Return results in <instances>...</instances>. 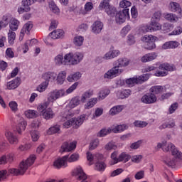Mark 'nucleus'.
Here are the masks:
<instances>
[{
    "instance_id": "338daca9",
    "label": "nucleus",
    "mask_w": 182,
    "mask_h": 182,
    "mask_svg": "<svg viewBox=\"0 0 182 182\" xmlns=\"http://www.w3.org/2000/svg\"><path fill=\"white\" fill-rule=\"evenodd\" d=\"M117 149V146L114 142H109L105 145V150H116Z\"/></svg>"
},
{
    "instance_id": "412c9836",
    "label": "nucleus",
    "mask_w": 182,
    "mask_h": 182,
    "mask_svg": "<svg viewBox=\"0 0 182 182\" xmlns=\"http://www.w3.org/2000/svg\"><path fill=\"white\" fill-rule=\"evenodd\" d=\"M103 29V23L97 21L92 25V31L93 33H100Z\"/></svg>"
},
{
    "instance_id": "473e14b6",
    "label": "nucleus",
    "mask_w": 182,
    "mask_h": 182,
    "mask_svg": "<svg viewBox=\"0 0 182 182\" xmlns=\"http://www.w3.org/2000/svg\"><path fill=\"white\" fill-rule=\"evenodd\" d=\"M149 26H150V32H156V31H160V29H161V24L156 21L154 18L151 19Z\"/></svg>"
},
{
    "instance_id": "c9c22d12",
    "label": "nucleus",
    "mask_w": 182,
    "mask_h": 182,
    "mask_svg": "<svg viewBox=\"0 0 182 182\" xmlns=\"http://www.w3.org/2000/svg\"><path fill=\"white\" fill-rule=\"evenodd\" d=\"M164 17L169 22H178V16L177 15L172 13H165L164 14Z\"/></svg>"
},
{
    "instance_id": "2f4dec72",
    "label": "nucleus",
    "mask_w": 182,
    "mask_h": 182,
    "mask_svg": "<svg viewBox=\"0 0 182 182\" xmlns=\"http://www.w3.org/2000/svg\"><path fill=\"white\" fill-rule=\"evenodd\" d=\"M127 129H129V127L127 124L117 125L111 127V132H113V133H122V132H124Z\"/></svg>"
},
{
    "instance_id": "09e8293b",
    "label": "nucleus",
    "mask_w": 182,
    "mask_h": 182,
    "mask_svg": "<svg viewBox=\"0 0 182 182\" xmlns=\"http://www.w3.org/2000/svg\"><path fill=\"white\" fill-rule=\"evenodd\" d=\"M130 159V155L127 154L126 152H122L119 154V163L122 161L123 163H127Z\"/></svg>"
},
{
    "instance_id": "bb28decb",
    "label": "nucleus",
    "mask_w": 182,
    "mask_h": 182,
    "mask_svg": "<svg viewBox=\"0 0 182 182\" xmlns=\"http://www.w3.org/2000/svg\"><path fill=\"white\" fill-rule=\"evenodd\" d=\"M180 43L178 41H168L162 46V49H176L178 48Z\"/></svg>"
},
{
    "instance_id": "aec40b11",
    "label": "nucleus",
    "mask_w": 182,
    "mask_h": 182,
    "mask_svg": "<svg viewBox=\"0 0 182 182\" xmlns=\"http://www.w3.org/2000/svg\"><path fill=\"white\" fill-rule=\"evenodd\" d=\"M27 125L28 124L26 123V121H25L23 119H20V122L16 126L17 133L18 134H22V132H25V129H26Z\"/></svg>"
},
{
    "instance_id": "f257e3e1",
    "label": "nucleus",
    "mask_w": 182,
    "mask_h": 182,
    "mask_svg": "<svg viewBox=\"0 0 182 182\" xmlns=\"http://www.w3.org/2000/svg\"><path fill=\"white\" fill-rule=\"evenodd\" d=\"M129 65H130V60L129 58H122L118 59L115 62V66L104 74V79L109 80L122 75L123 73V69H120L119 68H127Z\"/></svg>"
},
{
    "instance_id": "0e129e2a",
    "label": "nucleus",
    "mask_w": 182,
    "mask_h": 182,
    "mask_svg": "<svg viewBox=\"0 0 182 182\" xmlns=\"http://www.w3.org/2000/svg\"><path fill=\"white\" fill-rule=\"evenodd\" d=\"M170 6L171 12H178V11H180V4L178 3L171 2Z\"/></svg>"
},
{
    "instance_id": "393cba45",
    "label": "nucleus",
    "mask_w": 182,
    "mask_h": 182,
    "mask_svg": "<svg viewBox=\"0 0 182 182\" xmlns=\"http://www.w3.org/2000/svg\"><path fill=\"white\" fill-rule=\"evenodd\" d=\"M19 25H21V22L15 18H11L10 21H9V28L10 31H18V28H19Z\"/></svg>"
},
{
    "instance_id": "6e6552de",
    "label": "nucleus",
    "mask_w": 182,
    "mask_h": 182,
    "mask_svg": "<svg viewBox=\"0 0 182 182\" xmlns=\"http://www.w3.org/2000/svg\"><path fill=\"white\" fill-rule=\"evenodd\" d=\"M129 11V9H124L122 11H119L115 16L117 23H124V22H126L127 19H130Z\"/></svg>"
},
{
    "instance_id": "680f3d73",
    "label": "nucleus",
    "mask_w": 182,
    "mask_h": 182,
    "mask_svg": "<svg viewBox=\"0 0 182 182\" xmlns=\"http://www.w3.org/2000/svg\"><path fill=\"white\" fill-rule=\"evenodd\" d=\"M32 148V144H26L25 145H20L18 148V150L19 151H27V150H29Z\"/></svg>"
},
{
    "instance_id": "c756f323",
    "label": "nucleus",
    "mask_w": 182,
    "mask_h": 182,
    "mask_svg": "<svg viewBox=\"0 0 182 182\" xmlns=\"http://www.w3.org/2000/svg\"><path fill=\"white\" fill-rule=\"evenodd\" d=\"M149 91L151 93H153L154 95H160V93H163L164 92H166V89H164V87L161 85H155L152 86Z\"/></svg>"
},
{
    "instance_id": "7c9ffc66",
    "label": "nucleus",
    "mask_w": 182,
    "mask_h": 182,
    "mask_svg": "<svg viewBox=\"0 0 182 182\" xmlns=\"http://www.w3.org/2000/svg\"><path fill=\"white\" fill-rule=\"evenodd\" d=\"M116 94L118 99H126L132 95V91H130V90H122L117 91Z\"/></svg>"
},
{
    "instance_id": "774afa93",
    "label": "nucleus",
    "mask_w": 182,
    "mask_h": 182,
    "mask_svg": "<svg viewBox=\"0 0 182 182\" xmlns=\"http://www.w3.org/2000/svg\"><path fill=\"white\" fill-rule=\"evenodd\" d=\"M150 26L148 25L141 26L139 29V33H146V32H150Z\"/></svg>"
},
{
    "instance_id": "6ab92c4d",
    "label": "nucleus",
    "mask_w": 182,
    "mask_h": 182,
    "mask_svg": "<svg viewBox=\"0 0 182 182\" xmlns=\"http://www.w3.org/2000/svg\"><path fill=\"white\" fill-rule=\"evenodd\" d=\"M154 59H157L156 53H147L141 58V62L146 63L147 62H151V60H154Z\"/></svg>"
},
{
    "instance_id": "c85d7f7f",
    "label": "nucleus",
    "mask_w": 182,
    "mask_h": 182,
    "mask_svg": "<svg viewBox=\"0 0 182 182\" xmlns=\"http://www.w3.org/2000/svg\"><path fill=\"white\" fill-rule=\"evenodd\" d=\"M93 95H95V91L92 89L85 91L81 96L82 103H86V100H87V99H90Z\"/></svg>"
},
{
    "instance_id": "423d86ee",
    "label": "nucleus",
    "mask_w": 182,
    "mask_h": 182,
    "mask_svg": "<svg viewBox=\"0 0 182 182\" xmlns=\"http://www.w3.org/2000/svg\"><path fill=\"white\" fill-rule=\"evenodd\" d=\"M35 160H36V156L31 155L27 160L23 161L20 163L18 169L20 170V173L22 176L26 173L28 168L31 167V166L35 163Z\"/></svg>"
},
{
    "instance_id": "e2e57ef3",
    "label": "nucleus",
    "mask_w": 182,
    "mask_h": 182,
    "mask_svg": "<svg viewBox=\"0 0 182 182\" xmlns=\"http://www.w3.org/2000/svg\"><path fill=\"white\" fill-rule=\"evenodd\" d=\"M144 48L145 49H147L148 50L156 49V43H154V41H149V43H145Z\"/></svg>"
},
{
    "instance_id": "603ef678",
    "label": "nucleus",
    "mask_w": 182,
    "mask_h": 182,
    "mask_svg": "<svg viewBox=\"0 0 182 182\" xmlns=\"http://www.w3.org/2000/svg\"><path fill=\"white\" fill-rule=\"evenodd\" d=\"M80 105V100H79L77 97L73 98L70 103H69V107L71 109H75L76 106H79Z\"/></svg>"
},
{
    "instance_id": "69168bd1",
    "label": "nucleus",
    "mask_w": 182,
    "mask_h": 182,
    "mask_svg": "<svg viewBox=\"0 0 182 182\" xmlns=\"http://www.w3.org/2000/svg\"><path fill=\"white\" fill-rule=\"evenodd\" d=\"M148 124L149 123L144 121H135L134 122V125L135 126V127H139L141 129H143V127H147Z\"/></svg>"
},
{
    "instance_id": "6e6d98bb",
    "label": "nucleus",
    "mask_w": 182,
    "mask_h": 182,
    "mask_svg": "<svg viewBox=\"0 0 182 182\" xmlns=\"http://www.w3.org/2000/svg\"><path fill=\"white\" fill-rule=\"evenodd\" d=\"M15 38H16V33L14 32V31L9 30L8 33V39L10 45L14 43V41H15Z\"/></svg>"
},
{
    "instance_id": "de8ad7c7",
    "label": "nucleus",
    "mask_w": 182,
    "mask_h": 182,
    "mask_svg": "<svg viewBox=\"0 0 182 182\" xmlns=\"http://www.w3.org/2000/svg\"><path fill=\"white\" fill-rule=\"evenodd\" d=\"M11 18V14H5L2 17V20L0 21L1 25L3 26V28H6L8 26L9 21L8 19Z\"/></svg>"
},
{
    "instance_id": "2eb2a0df",
    "label": "nucleus",
    "mask_w": 182,
    "mask_h": 182,
    "mask_svg": "<svg viewBox=\"0 0 182 182\" xmlns=\"http://www.w3.org/2000/svg\"><path fill=\"white\" fill-rule=\"evenodd\" d=\"M76 144L77 143L75 141L70 143L64 142L61 146L60 151L61 153L72 151L73 150H75V149H76Z\"/></svg>"
},
{
    "instance_id": "a18cd8bd",
    "label": "nucleus",
    "mask_w": 182,
    "mask_h": 182,
    "mask_svg": "<svg viewBox=\"0 0 182 182\" xmlns=\"http://www.w3.org/2000/svg\"><path fill=\"white\" fill-rule=\"evenodd\" d=\"M83 41H85L83 36H76L75 37H74L73 40L74 45H75V46H82V45H83Z\"/></svg>"
},
{
    "instance_id": "5fc2aeb1",
    "label": "nucleus",
    "mask_w": 182,
    "mask_h": 182,
    "mask_svg": "<svg viewBox=\"0 0 182 182\" xmlns=\"http://www.w3.org/2000/svg\"><path fill=\"white\" fill-rule=\"evenodd\" d=\"M129 6H132V2L129 0H122L119 2V7L123 8L124 9H127L129 8Z\"/></svg>"
},
{
    "instance_id": "e433bc0d",
    "label": "nucleus",
    "mask_w": 182,
    "mask_h": 182,
    "mask_svg": "<svg viewBox=\"0 0 182 182\" xmlns=\"http://www.w3.org/2000/svg\"><path fill=\"white\" fill-rule=\"evenodd\" d=\"M43 79L49 83L50 80H55L56 79V73L52 72L45 73L42 75Z\"/></svg>"
},
{
    "instance_id": "3c124183",
    "label": "nucleus",
    "mask_w": 182,
    "mask_h": 182,
    "mask_svg": "<svg viewBox=\"0 0 182 182\" xmlns=\"http://www.w3.org/2000/svg\"><path fill=\"white\" fill-rule=\"evenodd\" d=\"M48 86H49V82L48 81L43 82L37 87L38 92L42 93V92H45L46 89H48Z\"/></svg>"
},
{
    "instance_id": "a19ab883",
    "label": "nucleus",
    "mask_w": 182,
    "mask_h": 182,
    "mask_svg": "<svg viewBox=\"0 0 182 182\" xmlns=\"http://www.w3.org/2000/svg\"><path fill=\"white\" fill-rule=\"evenodd\" d=\"M97 100L96 97L90 98L84 105L85 109H92V107H94L96 103H97Z\"/></svg>"
},
{
    "instance_id": "9d476101",
    "label": "nucleus",
    "mask_w": 182,
    "mask_h": 182,
    "mask_svg": "<svg viewBox=\"0 0 182 182\" xmlns=\"http://www.w3.org/2000/svg\"><path fill=\"white\" fill-rule=\"evenodd\" d=\"M4 136L9 144H18L19 143V138L15 133L9 129H6L4 132Z\"/></svg>"
},
{
    "instance_id": "f03ea898",
    "label": "nucleus",
    "mask_w": 182,
    "mask_h": 182,
    "mask_svg": "<svg viewBox=\"0 0 182 182\" xmlns=\"http://www.w3.org/2000/svg\"><path fill=\"white\" fill-rule=\"evenodd\" d=\"M77 86H79V82H76L73 84L66 91L64 89H55L52 90L48 93L47 102H48L49 104L56 102L58 99H60V97L70 95V93H72L74 90H76Z\"/></svg>"
},
{
    "instance_id": "5701e85b",
    "label": "nucleus",
    "mask_w": 182,
    "mask_h": 182,
    "mask_svg": "<svg viewBox=\"0 0 182 182\" xmlns=\"http://www.w3.org/2000/svg\"><path fill=\"white\" fill-rule=\"evenodd\" d=\"M67 163H76L79 161L80 159V155L78 153H73L70 155H65Z\"/></svg>"
},
{
    "instance_id": "a878e982",
    "label": "nucleus",
    "mask_w": 182,
    "mask_h": 182,
    "mask_svg": "<svg viewBox=\"0 0 182 182\" xmlns=\"http://www.w3.org/2000/svg\"><path fill=\"white\" fill-rule=\"evenodd\" d=\"M111 160L109 162V166H114V164H117L119 163V151H114L111 154Z\"/></svg>"
},
{
    "instance_id": "37998d69",
    "label": "nucleus",
    "mask_w": 182,
    "mask_h": 182,
    "mask_svg": "<svg viewBox=\"0 0 182 182\" xmlns=\"http://www.w3.org/2000/svg\"><path fill=\"white\" fill-rule=\"evenodd\" d=\"M142 42L147 43L149 42H156L157 41V37L154 36L153 35H145L141 38Z\"/></svg>"
},
{
    "instance_id": "bf43d9fd",
    "label": "nucleus",
    "mask_w": 182,
    "mask_h": 182,
    "mask_svg": "<svg viewBox=\"0 0 182 182\" xmlns=\"http://www.w3.org/2000/svg\"><path fill=\"white\" fill-rule=\"evenodd\" d=\"M7 173H9V174H11V176H22V173H21V171L19 168H9Z\"/></svg>"
},
{
    "instance_id": "c03bdc74",
    "label": "nucleus",
    "mask_w": 182,
    "mask_h": 182,
    "mask_svg": "<svg viewBox=\"0 0 182 182\" xmlns=\"http://www.w3.org/2000/svg\"><path fill=\"white\" fill-rule=\"evenodd\" d=\"M92 9H93V3L87 2L84 6V10L81 11V14H82V15H86V14H89Z\"/></svg>"
},
{
    "instance_id": "f8f14e48",
    "label": "nucleus",
    "mask_w": 182,
    "mask_h": 182,
    "mask_svg": "<svg viewBox=\"0 0 182 182\" xmlns=\"http://www.w3.org/2000/svg\"><path fill=\"white\" fill-rule=\"evenodd\" d=\"M141 102L145 105H153L157 102V97L154 93H148L142 96Z\"/></svg>"
},
{
    "instance_id": "58836bf2",
    "label": "nucleus",
    "mask_w": 182,
    "mask_h": 182,
    "mask_svg": "<svg viewBox=\"0 0 182 182\" xmlns=\"http://www.w3.org/2000/svg\"><path fill=\"white\" fill-rule=\"evenodd\" d=\"M122 110H123V106L117 105L110 109L109 111V114H110V116H116V114H119Z\"/></svg>"
},
{
    "instance_id": "4c0bfd02",
    "label": "nucleus",
    "mask_w": 182,
    "mask_h": 182,
    "mask_svg": "<svg viewBox=\"0 0 182 182\" xmlns=\"http://www.w3.org/2000/svg\"><path fill=\"white\" fill-rule=\"evenodd\" d=\"M82 77V73L80 72H76L73 74H70L67 77L68 82H76Z\"/></svg>"
},
{
    "instance_id": "b1692460",
    "label": "nucleus",
    "mask_w": 182,
    "mask_h": 182,
    "mask_svg": "<svg viewBox=\"0 0 182 182\" xmlns=\"http://www.w3.org/2000/svg\"><path fill=\"white\" fill-rule=\"evenodd\" d=\"M103 157V155L96 154L93 155L92 152L87 151L86 153L87 161H88L89 166H92L95 163V160H96V157Z\"/></svg>"
},
{
    "instance_id": "8fccbe9b",
    "label": "nucleus",
    "mask_w": 182,
    "mask_h": 182,
    "mask_svg": "<svg viewBox=\"0 0 182 182\" xmlns=\"http://www.w3.org/2000/svg\"><path fill=\"white\" fill-rule=\"evenodd\" d=\"M49 8L50 11L53 12V14H58L60 13V10L59 9V7H58V6H56V4H55L53 1L49 2Z\"/></svg>"
},
{
    "instance_id": "0eeeda50",
    "label": "nucleus",
    "mask_w": 182,
    "mask_h": 182,
    "mask_svg": "<svg viewBox=\"0 0 182 182\" xmlns=\"http://www.w3.org/2000/svg\"><path fill=\"white\" fill-rule=\"evenodd\" d=\"M149 77H150V74H144L139 77L135 76L126 80V83L128 86L132 87L134 86V85H139V83H143V82L149 80Z\"/></svg>"
},
{
    "instance_id": "ddd939ff",
    "label": "nucleus",
    "mask_w": 182,
    "mask_h": 182,
    "mask_svg": "<svg viewBox=\"0 0 182 182\" xmlns=\"http://www.w3.org/2000/svg\"><path fill=\"white\" fill-rule=\"evenodd\" d=\"M35 4L34 0H22L21 5L23 7H18V14H23V12H29L31 11V5Z\"/></svg>"
},
{
    "instance_id": "7ed1b4c3",
    "label": "nucleus",
    "mask_w": 182,
    "mask_h": 182,
    "mask_svg": "<svg viewBox=\"0 0 182 182\" xmlns=\"http://www.w3.org/2000/svg\"><path fill=\"white\" fill-rule=\"evenodd\" d=\"M66 66H74L78 65L83 60V54L81 53H70L65 55Z\"/></svg>"
},
{
    "instance_id": "052dcab7",
    "label": "nucleus",
    "mask_w": 182,
    "mask_h": 182,
    "mask_svg": "<svg viewBox=\"0 0 182 182\" xmlns=\"http://www.w3.org/2000/svg\"><path fill=\"white\" fill-rule=\"evenodd\" d=\"M31 136L33 141H38L41 137V134H39V132L34 130L31 132Z\"/></svg>"
},
{
    "instance_id": "ea45409f",
    "label": "nucleus",
    "mask_w": 182,
    "mask_h": 182,
    "mask_svg": "<svg viewBox=\"0 0 182 182\" xmlns=\"http://www.w3.org/2000/svg\"><path fill=\"white\" fill-rule=\"evenodd\" d=\"M65 79H66V71L60 72L57 76L58 85H63Z\"/></svg>"
},
{
    "instance_id": "9b49d317",
    "label": "nucleus",
    "mask_w": 182,
    "mask_h": 182,
    "mask_svg": "<svg viewBox=\"0 0 182 182\" xmlns=\"http://www.w3.org/2000/svg\"><path fill=\"white\" fill-rule=\"evenodd\" d=\"M100 9H105L107 15H114L116 14V8L110 6L109 1L103 0L99 6Z\"/></svg>"
},
{
    "instance_id": "a211bd4d",
    "label": "nucleus",
    "mask_w": 182,
    "mask_h": 182,
    "mask_svg": "<svg viewBox=\"0 0 182 182\" xmlns=\"http://www.w3.org/2000/svg\"><path fill=\"white\" fill-rule=\"evenodd\" d=\"M63 36H65V31H63V30L57 29L49 34L48 41H49V38H51V39H59L63 38Z\"/></svg>"
},
{
    "instance_id": "cd10ccee",
    "label": "nucleus",
    "mask_w": 182,
    "mask_h": 182,
    "mask_svg": "<svg viewBox=\"0 0 182 182\" xmlns=\"http://www.w3.org/2000/svg\"><path fill=\"white\" fill-rule=\"evenodd\" d=\"M109 95H110V90L107 87L102 88L100 90L97 99L98 100H103L106 99V97L109 96Z\"/></svg>"
},
{
    "instance_id": "13d9d810",
    "label": "nucleus",
    "mask_w": 182,
    "mask_h": 182,
    "mask_svg": "<svg viewBox=\"0 0 182 182\" xmlns=\"http://www.w3.org/2000/svg\"><path fill=\"white\" fill-rule=\"evenodd\" d=\"M105 168H106V164L105 162H97L95 164V170L98 171H105Z\"/></svg>"
},
{
    "instance_id": "f704fd0d",
    "label": "nucleus",
    "mask_w": 182,
    "mask_h": 182,
    "mask_svg": "<svg viewBox=\"0 0 182 182\" xmlns=\"http://www.w3.org/2000/svg\"><path fill=\"white\" fill-rule=\"evenodd\" d=\"M74 122V127L77 128L79 126L83 124L85 120H86V115L82 114L77 118H73Z\"/></svg>"
},
{
    "instance_id": "20e7f679",
    "label": "nucleus",
    "mask_w": 182,
    "mask_h": 182,
    "mask_svg": "<svg viewBox=\"0 0 182 182\" xmlns=\"http://www.w3.org/2000/svg\"><path fill=\"white\" fill-rule=\"evenodd\" d=\"M49 105H50L49 102H45L38 107V112H41V116H43V119H46V120H50V119L55 117V112H53L52 108L48 107Z\"/></svg>"
},
{
    "instance_id": "1a4fd4ad",
    "label": "nucleus",
    "mask_w": 182,
    "mask_h": 182,
    "mask_svg": "<svg viewBox=\"0 0 182 182\" xmlns=\"http://www.w3.org/2000/svg\"><path fill=\"white\" fill-rule=\"evenodd\" d=\"M166 151H171L172 156L177 160H182V152L172 143L168 144V148L164 149Z\"/></svg>"
},
{
    "instance_id": "72a5a7b5",
    "label": "nucleus",
    "mask_w": 182,
    "mask_h": 182,
    "mask_svg": "<svg viewBox=\"0 0 182 182\" xmlns=\"http://www.w3.org/2000/svg\"><path fill=\"white\" fill-rule=\"evenodd\" d=\"M120 55V51L119 50H114L109 51L105 55V58L106 60H109V59H114V58H117Z\"/></svg>"
},
{
    "instance_id": "4be33fe9",
    "label": "nucleus",
    "mask_w": 182,
    "mask_h": 182,
    "mask_svg": "<svg viewBox=\"0 0 182 182\" xmlns=\"http://www.w3.org/2000/svg\"><path fill=\"white\" fill-rule=\"evenodd\" d=\"M54 63L57 66H62L63 65L64 66H66V60L65 58V55L63 57V55L58 54L54 58Z\"/></svg>"
},
{
    "instance_id": "4d7b16f0",
    "label": "nucleus",
    "mask_w": 182,
    "mask_h": 182,
    "mask_svg": "<svg viewBox=\"0 0 182 182\" xmlns=\"http://www.w3.org/2000/svg\"><path fill=\"white\" fill-rule=\"evenodd\" d=\"M165 164L168 166L169 167H173V166H176V159L168 157L166 159L164 160Z\"/></svg>"
},
{
    "instance_id": "dca6fc26",
    "label": "nucleus",
    "mask_w": 182,
    "mask_h": 182,
    "mask_svg": "<svg viewBox=\"0 0 182 182\" xmlns=\"http://www.w3.org/2000/svg\"><path fill=\"white\" fill-rule=\"evenodd\" d=\"M53 166L55 168H65L68 167V161L66 156H63L54 161Z\"/></svg>"
},
{
    "instance_id": "79ce46f5",
    "label": "nucleus",
    "mask_w": 182,
    "mask_h": 182,
    "mask_svg": "<svg viewBox=\"0 0 182 182\" xmlns=\"http://www.w3.org/2000/svg\"><path fill=\"white\" fill-rule=\"evenodd\" d=\"M24 114L28 119H34L38 116V112L32 109L25 111Z\"/></svg>"
},
{
    "instance_id": "39448f33",
    "label": "nucleus",
    "mask_w": 182,
    "mask_h": 182,
    "mask_svg": "<svg viewBox=\"0 0 182 182\" xmlns=\"http://www.w3.org/2000/svg\"><path fill=\"white\" fill-rule=\"evenodd\" d=\"M159 70L154 73V76L164 77L167 76V72H174L176 70V66L174 65H170L168 63L161 64L159 67Z\"/></svg>"
},
{
    "instance_id": "f3484780",
    "label": "nucleus",
    "mask_w": 182,
    "mask_h": 182,
    "mask_svg": "<svg viewBox=\"0 0 182 182\" xmlns=\"http://www.w3.org/2000/svg\"><path fill=\"white\" fill-rule=\"evenodd\" d=\"M21 85V78L16 77L11 81H9L6 84V89L8 90H14V89H16L18 86Z\"/></svg>"
},
{
    "instance_id": "4468645a",
    "label": "nucleus",
    "mask_w": 182,
    "mask_h": 182,
    "mask_svg": "<svg viewBox=\"0 0 182 182\" xmlns=\"http://www.w3.org/2000/svg\"><path fill=\"white\" fill-rule=\"evenodd\" d=\"M32 28H33V24L32 22L28 21L26 23L21 31L19 41H23V36H25V33L26 35H29V33H31V31H32Z\"/></svg>"
},
{
    "instance_id": "864d4df0",
    "label": "nucleus",
    "mask_w": 182,
    "mask_h": 182,
    "mask_svg": "<svg viewBox=\"0 0 182 182\" xmlns=\"http://www.w3.org/2000/svg\"><path fill=\"white\" fill-rule=\"evenodd\" d=\"M48 134H55V133H60V127L59 125H55L51 127L47 132Z\"/></svg>"
},
{
    "instance_id": "49530a36",
    "label": "nucleus",
    "mask_w": 182,
    "mask_h": 182,
    "mask_svg": "<svg viewBox=\"0 0 182 182\" xmlns=\"http://www.w3.org/2000/svg\"><path fill=\"white\" fill-rule=\"evenodd\" d=\"M176 126V123L174 122H165L159 126V130H163L164 129H172Z\"/></svg>"
}]
</instances>
